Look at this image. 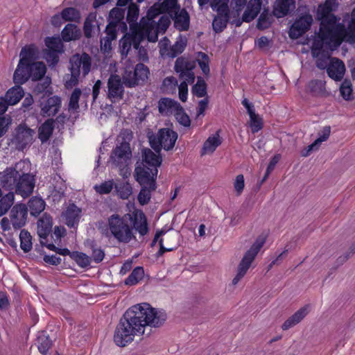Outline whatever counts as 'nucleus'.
I'll return each instance as SVG.
<instances>
[{"instance_id":"1","label":"nucleus","mask_w":355,"mask_h":355,"mask_svg":"<svg viewBox=\"0 0 355 355\" xmlns=\"http://www.w3.org/2000/svg\"><path fill=\"white\" fill-rule=\"evenodd\" d=\"M166 319L164 312L148 303H141L129 308L121 318L114 334V342L119 347H125L136 336H141L146 327H159Z\"/></svg>"},{"instance_id":"2","label":"nucleus","mask_w":355,"mask_h":355,"mask_svg":"<svg viewBox=\"0 0 355 355\" xmlns=\"http://www.w3.org/2000/svg\"><path fill=\"white\" fill-rule=\"evenodd\" d=\"M31 164L28 160H20L12 167L0 172V185L24 198L30 196L35 186V175L31 173Z\"/></svg>"},{"instance_id":"3","label":"nucleus","mask_w":355,"mask_h":355,"mask_svg":"<svg viewBox=\"0 0 355 355\" xmlns=\"http://www.w3.org/2000/svg\"><path fill=\"white\" fill-rule=\"evenodd\" d=\"M321 21L320 32L313 44V53L323 48L331 51L337 49L342 43L340 29L342 24H336L338 18L334 15L319 16Z\"/></svg>"},{"instance_id":"4","label":"nucleus","mask_w":355,"mask_h":355,"mask_svg":"<svg viewBox=\"0 0 355 355\" xmlns=\"http://www.w3.org/2000/svg\"><path fill=\"white\" fill-rule=\"evenodd\" d=\"M107 226L106 236H112L120 243H128L136 239L128 220L119 214H114L108 218Z\"/></svg>"},{"instance_id":"5","label":"nucleus","mask_w":355,"mask_h":355,"mask_svg":"<svg viewBox=\"0 0 355 355\" xmlns=\"http://www.w3.org/2000/svg\"><path fill=\"white\" fill-rule=\"evenodd\" d=\"M70 64L71 74L68 76L64 83L65 87L68 89L78 84L81 71L84 76L89 73L92 66V59L86 53H76L70 58Z\"/></svg>"},{"instance_id":"6","label":"nucleus","mask_w":355,"mask_h":355,"mask_svg":"<svg viewBox=\"0 0 355 355\" xmlns=\"http://www.w3.org/2000/svg\"><path fill=\"white\" fill-rule=\"evenodd\" d=\"M194 68L195 64L184 58H178L175 61V71L179 74L180 78L182 80L178 86L179 98L182 102L187 100L188 85L194 82Z\"/></svg>"},{"instance_id":"7","label":"nucleus","mask_w":355,"mask_h":355,"mask_svg":"<svg viewBox=\"0 0 355 355\" xmlns=\"http://www.w3.org/2000/svg\"><path fill=\"white\" fill-rule=\"evenodd\" d=\"M266 241V237L265 236H259L257 238L250 249L244 254L238 265L236 274L232 279V285L236 286L244 277L252 263L265 244Z\"/></svg>"},{"instance_id":"8","label":"nucleus","mask_w":355,"mask_h":355,"mask_svg":"<svg viewBox=\"0 0 355 355\" xmlns=\"http://www.w3.org/2000/svg\"><path fill=\"white\" fill-rule=\"evenodd\" d=\"M177 139V132L170 128H162L156 134L148 135L150 145L157 153L162 148L167 151L173 149Z\"/></svg>"},{"instance_id":"9","label":"nucleus","mask_w":355,"mask_h":355,"mask_svg":"<svg viewBox=\"0 0 355 355\" xmlns=\"http://www.w3.org/2000/svg\"><path fill=\"white\" fill-rule=\"evenodd\" d=\"M135 176L136 180L141 186V189L137 196V200L140 205H145L149 202L152 192L157 188L155 182L156 178L146 175L143 169L140 168L135 169Z\"/></svg>"},{"instance_id":"10","label":"nucleus","mask_w":355,"mask_h":355,"mask_svg":"<svg viewBox=\"0 0 355 355\" xmlns=\"http://www.w3.org/2000/svg\"><path fill=\"white\" fill-rule=\"evenodd\" d=\"M35 132L25 123L19 124L14 130L10 144L19 151H23L28 148L34 141Z\"/></svg>"},{"instance_id":"11","label":"nucleus","mask_w":355,"mask_h":355,"mask_svg":"<svg viewBox=\"0 0 355 355\" xmlns=\"http://www.w3.org/2000/svg\"><path fill=\"white\" fill-rule=\"evenodd\" d=\"M162 161L159 153H154L149 148H144L142 150V160L140 163L137 162L135 169L140 168L146 175L157 178V168L161 165Z\"/></svg>"},{"instance_id":"12","label":"nucleus","mask_w":355,"mask_h":355,"mask_svg":"<svg viewBox=\"0 0 355 355\" xmlns=\"http://www.w3.org/2000/svg\"><path fill=\"white\" fill-rule=\"evenodd\" d=\"M37 50L34 45H29L22 48L20 53V60L13 75L15 83L24 84L26 83L28 73H26V76L22 75L21 77H20L21 78H19L21 67L35 62L34 60L37 58Z\"/></svg>"},{"instance_id":"13","label":"nucleus","mask_w":355,"mask_h":355,"mask_svg":"<svg viewBox=\"0 0 355 355\" xmlns=\"http://www.w3.org/2000/svg\"><path fill=\"white\" fill-rule=\"evenodd\" d=\"M132 152L130 144L128 142H121L112 150L110 155V159L116 166L123 168L127 166L130 162Z\"/></svg>"},{"instance_id":"14","label":"nucleus","mask_w":355,"mask_h":355,"mask_svg":"<svg viewBox=\"0 0 355 355\" xmlns=\"http://www.w3.org/2000/svg\"><path fill=\"white\" fill-rule=\"evenodd\" d=\"M123 82L119 76L112 74L107 80V98L112 102L121 101L123 97Z\"/></svg>"},{"instance_id":"15","label":"nucleus","mask_w":355,"mask_h":355,"mask_svg":"<svg viewBox=\"0 0 355 355\" xmlns=\"http://www.w3.org/2000/svg\"><path fill=\"white\" fill-rule=\"evenodd\" d=\"M28 209L24 204H16L10 212V218L13 229L17 230L23 227L27 220Z\"/></svg>"},{"instance_id":"16","label":"nucleus","mask_w":355,"mask_h":355,"mask_svg":"<svg viewBox=\"0 0 355 355\" xmlns=\"http://www.w3.org/2000/svg\"><path fill=\"white\" fill-rule=\"evenodd\" d=\"M313 18L310 15H305L297 19L290 28L289 36L297 39L305 33L311 27Z\"/></svg>"},{"instance_id":"17","label":"nucleus","mask_w":355,"mask_h":355,"mask_svg":"<svg viewBox=\"0 0 355 355\" xmlns=\"http://www.w3.org/2000/svg\"><path fill=\"white\" fill-rule=\"evenodd\" d=\"M46 71V68L45 64L42 62H36L21 67L19 78L21 77L22 75L26 76V73H28L26 82L29 78H31L33 81H36L42 78Z\"/></svg>"},{"instance_id":"18","label":"nucleus","mask_w":355,"mask_h":355,"mask_svg":"<svg viewBox=\"0 0 355 355\" xmlns=\"http://www.w3.org/2000/svg\"><path fill=\"white\" fill-rule=\"evenodd\" d=\"M130 219L132 224V231L135 230L141 237L148 234L149 231L148 224L143 211L140 209L135 210L130 215Z\"/></svg>"},{"instance_id":"19","label":"nucleus","mask_w":355,"mask_h":355,"mask_svg":"<svg viewBox=\"0 0 355 355\" xmlns=\"http://www.w3.org/2000/svg\"><path fill=\"white\" fill-rule=\"evenodd\" d=\"M345 65L344 62L337 58H331L329 60L327 73L328 76L335 81H340L345 74Z\"/></svg>"},{"instance_id":"20","label":"nucleus","mask_w":355,"mask_h":355,"mask_svg":"<svg viewBox=\"0 0 355 355\" xmlns=\"http://www.w3.org/2000/svg\"><path fill=\"white\" fill-rule=\"evenodd\" d=\"M139 39L147 38L148 41L155 42L158 39L159 31L155 27V23H145L144 20H140L138 33Z\"/></svg>"},{"instance_id":"21","label":"nucleus","mask_w":355,"mask_h":355,"mask_svg":"<svg viewBox=\"0 0 355 355\" xmlns=\"http://www.w3.org/2000/svg\"><path fill=\"white\" fill-rule=\"evenodd\" d=\"M61 98L53 96L41 102V114L43 116H54L61 107Z\"/></svg>"},{"instance_id":"22","label":"nucleus","mask_w":355,"mask_h":355,"mask_svg":"<svg viewBox=\"0 0 355 355\" xmlns=\"http://www.w3.org/2000/svg\"><path fill=\"white\" fill-rule=\"evenodd\" d=\"M53 219L51 216L44 214L37 221V234L40 239L41 244L44 243L52 231Z\"/></svg>"},{"instance_id":"23","label":"nucleus","mask_w":355,"mask_h":355,"mask_svg":"<svg viewBox=\"0 0 355 355\" xmlns=\"http://www.w3.org/2000/svg\"><path fill=\"white\" fill-rule=\"evenodd\" d=\"M81 215V209L74 204H70L62 213V217L69 227L78 225Z\"/></svg>"},{"instance_id":"24","label":"nucleus","mask_w":355,"mask_h":355,"mask_svg":"<svg viewBox=\"0 0 355 355\" xmlns=\"http://www.w3.org/2000/svg\"><path fill=\"white\" fill-rule=\"evenodd\" d=\"M173 21L174 27L180 31H187L190 26V17L188 12L184 8H180L178 11H176L171 17Z\"/></svg>"},{"instance_id":"25","label":"nucleus","mask_w":355,"mask_h":355,"mask_svg":"<svg viewBox=\"0 0 355 355\" xmlns=\"http://www.w3.org/2000/svg\"><path fill=\"white\" fill-rule=\"evenodd\" d=\"M132 46L134 49L139 47V37L137 33L135 35H125L119 40V49L122 59L127 57Z\"/></svg>"},{"instance_id":"26","label":"nucleus","mask_w":355,"mask_h":355,"mask_svg":"<svg viewBox=\"0 0 355 355\" xmlns=\"http://www.w3.org/2000/svg\"><path fill=\"white\" fill-rule=\"evenodd\" d=\"M105 36L101 38V49L104 52H108L112 49V42L116 39V24L110 22L105 28Z\"/></svg>"},{"instance_id":"27","label":"nucleus","mask_w":355,"mask_h":355,"mask_svg":"<svg viewBox=\"0 0 355 355\" xmlns=\"http://www.w3.org/2000/svg\"><path fill=\"white\" fill-rule=\"evenodd\" d=\"M180 104L169 98H162L158 101L159 112L164 116H170L174 114Z\"/></svg>"},{"instance_id":"28","label":"nucleus","mask_w":355,"mask_h":355,"mask_svg":"<svg viewBox=\"0 0 355 355\" xmlns=\"http://www.w3.org/2000/svg\"><path fill=\"white\" fill-rule=\"evenodd\" d=\"M261 0H250L247 8L242 15V20L245 22H250L259 13L261 8Z\"/></svg>"},{"instance_id":"29","label":"nucleus","mask_w":355,"mask_h":355,"mask_svg":"<svg viewBox=\"0 0 355 355\" xmlns=\"http://www.w3.org/2000/svg\"><path fill=\"white\" fill-rule=\"evenodd\" d=\"M295 0H276L274 7V14L277 17L286 16L295 8Z\"/></svg>"},{"instance_id":"30","label":"nucleus","mask_w":355,"mask_h":355,"mask_svg":"<svg viewBox=\"0 0 355 355\" xmlns=\"http://www.w3.org/2000/svg\"><path fill=\"white\" fill-rule=\"evenodd\" d=\"M229 21V12L227 7L219 10L218 15L214 17L212 26L216 33L222 32L227 26Z\"/></svg>"},{"instance_id":"31","label":"nucleus","mask_w":355,"mask_h":355,"mask_svg":"<svg viewBox=\"0 0 355 355\" xmlns=\"http://www.w3.org/2000/svg\"><path fill=\"white\" fill-rule=\"evenodd\" d=\"M221 143L222 140L219 135V131H217L214 135L209 136L204 142L201 150V155L213 153Z\"/></svg>"},{"instance_id":"32","label":"nucleus","mask_w":355,"mask_h":355,"mask_svg":"<svg viewBox=\"0 0 355 355\" xmlns=\"http://www.w3.org/2000/svg\"><path fill=\"white\" fill-rule=\"evenodd\" d=\"M155 7H159L162 14H168L171 17L176 11H178L180 6L178 0H158L155 3Z\"/></svg>"},{"instance_id":"33","label":"nucleus","mask_w":355,"mask_h":355,"mask_svg":"<svg viewBox=\"0 0 355 355\" xmlns=\"http://www.w3.org/2000/svg\"><path fill=\"white\" fill-rule=\"evenodd\" d=\"M52 344V340L46 331H40L37 334L36 345L39 352L42 354L46 355L51 347Z\"/></svg>"},{"instance_id":"34","label":"nucleus","mask_w":355,"mask_h":355,"mask_svg":"<svg viewBox=\"0 0 355 355\" xmlns=\"http://www.w3.org/2000/svg\"><path fill=\"white\" fill-rule=\"evenodd\" d=\"M187 40L185 37H179L175 42L170 46L166 58H174L181 54L185 49Z\"/></svg>"},{"instance_id":"35","label":"nucleus","mask_w":355,"mask_h":355,"mask_svg":"<svg viewBox=\"0 0 355 355\" xmlns=\"http://www.w3.org/2000/svg\"><path fill=\"white\" fill-rule=\"evenodd\" d=\"M53 121L48 119L43 123L38 129V138L42 144L46 142L51 137L53 131Z\"/></svg>"},{"instance_id":"36","label":"nucleus","mask_w":355,"mask_h":355,"mask_svg":"<svg viewBox=\"0 0 355 355\" xmlns=\"http://www.w3.org/2000/svg\"><path fill=\"white\" fill-rule=\"evenodd\" d=\"M18 85L9 89L6 94L5 96L10 105L17 104L24 96V92L21 84Z\"/></svg>"},{"instance_id":"37","label":"nucleus","mask_w":355,"mask_h":355,"mask_svg":"<svg viewBox=\"0 0 355 355\" xmlns=\"http://www.w3.org/2000/svg\"><path fill=\"white\" fill-rule=\"evenodd\" d=\"M45 205L44 200L42 198L37 196L31 198L28 202L30 213L32 216H38L44 211Z\"/></svg>"},{"instance_id":"38","label":"nucleus","mask_w":355,"mask_h":355,"mask_svg":"<svg viewBox=\"0 0 355 355\" xmlns=\"http://www.w3.org/2000/svg\"><path fill=\"white\" fill-rule=\"evenodd\" d=\"M61 35L64 41L69 42L78 39L80 33L76 25L67 24L62 31Z\"/></svg>"},{"instance_id":"39","label":"nucleus","mask_w":355,"mask_h":355,"mask_svg":"<svg viewBox=\"0 0 355 355\" xmlns=\"http://www.w3.org/2000/svg\"><path fill=\"white\" fill-rule=\"evenodd\" d=\"M123 82L128 87H132L139 84L132 66H128L125 68L123 74Z\"/></svg>"},{"instance_id":"40","label":"nucleus","mask_w":355,"mask_h":355,"mask_svg":"<svg viewBox=\"0 0 355 355\" xmlns=\"http://www.w3.org/2000/svg\"><path fill=\"white\" fill-rule=\"evenodd\" d=\"M70 257L74 260L80 268H86L91 264L92 258L85 253L74 251L70 254Z\"/></svg>"},{"instance_id":"41","label":"nucleus","mask_w":355,"mask_h":355,"mask_svg":"<svg viewBox=\"0 0 355 355\" xmlns=\"http://www.w3.org/2000/svg\"><path fill=\"white\" fill-rule=\"evenodd\" d=\"M15 200V194L12 191L1 197L0 199V217L3 216L11 207Z\"/></svg>"},{"instance_id":"42","label":"nucleus","mask_w":355,"mask_h":355,"mask_svg":"<svg viewBox=\"0 0 355 355\" xmlns=\"http://www.w3.org/2000/svg\"><path fill=\"white\" fill-rule=\"evenodd\" d=\"M20 248L25 252H28L33 248L32 236L26 230H21L19 234Z\"/></svg>"},{"instance_id":"43","label":"nucleus","mask_w":355,"mask_h":355,"mask_svg":"<svg viewBox=\"0 0 355 355\" xmlns=\"http://www.w3.org/2000/svg\"><path fill=\"white\" fill-rule=\"evenodd\" d=\"M338 3L336 0H326L322 5H320L318 10V17L332 15L331 12L336 10Z\"/></svg>"},{"instance_id":"44","label":"nucleus","mask_w":355,"mask_h":355,"mask_svg":"<svg viewBox=\"0 0 355 355\" xmlns=\"http://www.w3.org/2000/svg\"><path fill=\"white\" fill-rule=\"evenodd\" d=\"M144 275V268L137 266L134 268L130 275L125 279V284L130 286L135 285L143 278Z\"/></svg>"},{"instance_id":"45","label":"nucleus","mask_w":355,"mask_h":355,"mask_svg":"<svg viewBox=\"0 0 355 355\" xmlns=\"http://www.w3.org/2000/svg\"><path fill=\"white\" fill-rule=\"evenodd\" d=\"M114 188L120 198L126 200L132 193V187L128 182H122L115 184Z\"/></svg>"},{"instance_id":"46","label":"nucleus","mask_w":355,"mask_h":355,"mask_svg":"<svg viewBox=\"0 0 355 355\" xmlns=\"http://www.w3.org/2000/svg\"><path fill=\"white\" fill-rule=\"evenodd\" d=\"M61 12L62 19L64 21H78L80 19V13L75 8H66Z\"/></svg>"},{"instance_id":"47","label":"nucleus","mask_w":355,"mask_h":355,"mask_svg":"<svg viewBox=\"0 0 355 355\" xmlns=\"http://www.w3.org/2000/svg\"><path fill=\"white\" fill-rule=\"evenodd\" d=\"M340 96L345 101H351L353 99L352 84L349 80L345 79L340 87Z\"/></svg>"},{"instance_id":"48","label":"nucleus","mask_w":355,"mask_h":355,"mask_svg":"<svg viewBox=\"0 0 355 355\" xmlns=\"http://www.w3.org/2000/svg\"><path fill=\"white\" fill-rule=\"evenodd\" d=\"M81 90L79 88H76L73 92L71 93L69 101V105H68V110L69 112H78L79 109V100L81 95Z\"/></svg>"},{"instance_id":"49","label":"nucleus","mask_w":355,"mask_h":355,"mask_svg":"<svg viewBox=\"0 0 355 355\" xmlns=\"http://www.w3.org/2000/svg\"><path fill=\"white\" fill-rule=\"evenodd\" d=\"M340 33L342 42L345 41L349 44L355 43V26L349 24L346 29L343 26Z\"/></svg>"},{"instance_id":"50","label":"nucleus","mask_w":355,"mask_h":355,"mask_svg":"<svg viewBox=\"0 0 355 355\" xmlns=\"http://www.w3.org/2000/svg\"><path fill=\"white\" fill-rule=\"evenodd\" d=\"M192 93L198 98L207 95V84L202 77H198L197 83L192 87Z\"/></svg>"},{"instance_id":"51","label":"nucleus","mask_w":355,"mask_h":355,"mask_svg":"<svg viewBox=\"0 0 355 355\" xmlns=\"http://www.w3.org/2000/svg\"><path fill=\"white\" fill-rule=\"evenodd\" d=\"M178 86V80L173 76L166 77L162 83V89L166 94L175 93Z\"/></svg>"},{"instance_id":"52","label":"nucleus","mask_w":355,"mask_h":355,"mask_svg":"<svg viewBox=\"0 0 355 355\" xmlns=\"http://www.w3.org/2000/svg\"><path fill=\"white\" fill-rule=\"evenodd\" d=\"M177 121L182 126L189 128L191 125L189 116L184 112L183 107L180 105L176 112L173 114Z\"/></svg>"},{"instance_id":"53","label":"nucleus","mask_w":355,"mask_h":355,"mask_svg":"<svg viewBox=\"0 0 355 355\" xmlns=\"http://www.w3.org/2000/svg\"><path fill=\"white\" fill-rule=\"evenodd\" d=\"M250 116V127L252 133H256L263 128V120L255 112L248 114Z\"/></svg>"},{"instance_id":"54","label":"nucleus","mask_w":355,"mask_h":355,"mask_svg":"<svg viewBox=\"0 0 355 355\" xmlns=\"http://www.w3.org/2000/svg\"><path fill=\"white\" fill-rule=\"evenodd\" d=\"M139 14V8L135 3H130L128 6L126 19L130 26L136 23Z\"/></svg>"},{"instance_id":"55","label":"nucleus","mask_w":355,"mask_h":355,"mask_svg":"<svg viewBox=\"0 0 355 355\" xmlns=\"http://www.w3.org/2000/svg\"><path fill=\"white\" fill-rule=\"evenodd\" d=\"M115 186L113 180L105 181L100 184H96L94 187L96 193L103 195L110 193Z\"/></svg>"},{"instance_id":"56","label":"nucleus","mask_w":355,"mask_h":355,"mask_svg":"<svg viewBox=\"0 0 355 355\" xmlns=\"http://www.w3.org/2000/svg\"><path fill=\"white\" fill-rule=\"evenodd\" d=\"M45 44L47 47L46 50L56 51L62 52L63 45L59 38L57 37H47L45 40Z\"/></svg>"},{"instance_id":"57","label":"nucleus","mask_w":355,"mask_h":355,"mask_svg":"<svg viewBox=\"0 0 355 355\" xmlns=\"http://www.w3.org/2000/svg\"><path fill=\"white\" fill-rule=\"evenodd\" d=\"M326 82L323 80H313L309 82V87L311 92L320 94L325 91Z\"/></svg>"},{"instance_id":"58","label":"nucleus","mask_w":355,"mask_h":355,"mask_svg":"<svg viewBox=\"0 0 355 355\" xmlns=\"http://www.w3.org/2000/svg\"><path fill=\"white\" fill-rule=\"evenodd\" d=\"M61 52H58L56 51L52 50H46L44 53V58L46 60L49 67H55L58 61H59V53Z\"/></svg>"},{"instance_id":"59","label":"nucleus","mask_w":355,"mask_h":355,"mask_svg":"<svg viewBox=\"0 0 355 355\" xmlns=\"http://www.w3.org/2000/svg\"><path fill=\"white\" fill-rule=\"evenodd\" d=\"M95 18V15L90 14L87 16L84 22L83 31L85 36L87 38L92 37Z\"/></svg>"},{"instance_id":"60","label":"nucleus","mask_w":355,"mask_h":355,"mask_svg":"<svg viewBox=\"0 0 355 355\" xmlns=\"http://www.w3.org/2000/svg\"><path fill=\"white\" fill-rule=\"evenodd\" d=\"M198 64L204 74L208 75L209 73V58L208 55L202 52H200L198 59Z\"/></svg>"},{"instance_id":"61","label":"nucleus","mask_w":355,"mask_h":355,"mask_svg":"<svg viewBox=\"0 0 355 355\" xmlns=\"http://www.w3.org/2000/svg\"><path fill=\"white\" fill-rule=\"evenodd\" d=\"M135 75L136 74V77L139 83V81H144L145 79L148 78V74L149 73L148 69L144 64L139 63L137 64L135 67Z\"/></svg>"},{"instance_id":"62","label":"nucleus","mask_w":355,"mask_h":355,"mask_svg":"<svg viewBox=\"0 0 355 355\" xmlns=\"http://www.w3.org/2000/svg\"><path fill=\"white\" fill-rule=\"evenodd\" d=\"M92 260L95 263H101L105 258V252L101 248H97L96 245H92Z\"/></svg>"},{"instance_id":"63","label":"nucleus","mask_w":355,"mask_h":355,"mask_svg":"<svg viewBox=\"0 0 355 355\" xmlns=\"http://www.w3.org/2000/svg\"><path fill=\"white\" fill-rule=\"evenodd\" d=\"M159 14H162L159 7H155V3L151 6L146 14V18L143 17L141 20H144L145 23H155L154 19Z\"/></svg>"},{"instance_id":"64","label":"nucleus","mask_w":355,"mask_h":355,"mask_svg":"<svg viewBox=\"0 0 355 355\" xmlns=\"http://www.w3.org/2000/svg\"><path fill=\"white\" fill-rule=\"evenodd\" d=\"M171 17L161 16L158 22H155V27L159 31L160 33L163 34L166 32L169 25L171 24Z\"/></svg>"}]
</instances>
